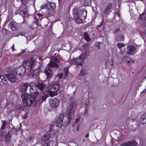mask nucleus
<instances>
[{"mask_svg":"<svg viewBox=\"0 0 146 146\" xmlns=\"http://www.w3.org/2000/svg\"><path fill=\"white\" fill-rule=\"evenodd\" d=\"M36 57L34 56L31 57V62L28 60H25L23 61V67L28 72H29L30 71L33 70V66L36 62Z\"/></svg>","mask_w":146,"mask_h":146,"instance_id":"4","label":"nucleus"},{"mask_svg":"<svg viewBox=\"0 0 146 146\" xmlns=\"http://www.w3.org/2000/svg\"><path fill=\"white\" fill-rule=\"evenodd\" d=\"M85 71L84 70H81L80 71V76H82L85 75Z\"/></svg>","mask_w":146,"mask_h":146,"instance_id":"37","label":"nucleus"},{"mask_svg":"<svg viewBox=\"0 0 146 146\" xmlns=\"http://www.w3.org/2000/svg\"><path fill=\"white\" fill-rule=\"evenodd\" d=\"M49 88L52 90L53 89L55 92L57 91L59 88V86L58 84H52V85H50L49 86Z\"/></svg>","mask_w":146,"mask_h":146,"instance_id":"22","label":"nucleus"},{"mask_svg":"<svg viewBox=\"0 0 146 146\" xmlns=\"http://www.w3.org/2000/svg\"><path fill=\"white\" fill-rule=\"evenodd\" d=\"M83 62V58L82 55H80L79 57L75 60V62L78 64L82 65Z\"/></svg>","mask_w":146,"mask_h":146,"instance_id":"19","label":"nucleus"},{"mask_svg":"<svg viewBox=\"0 0 146 146\" xmlns=\"http://www.w3.org/2000/svg\"><path fill=\"white\" fill-rule=\"evenodd\" d=\"M40 7L41 9H45L46 8L47 9V3L43 5H42Z\"/></svg>","mask_w":146,"mask_h":146,"instance_id":"39","label":"nucleus"},{"mask_svg":"<svg viewBox=\"0 0 146 146\" xmlns=\"http://www.w3.org/2000/svg\"><path fill=\"white\" fill-rule=\"evenodd\" d=\"M3 122V124L1 127V129H3L5 128V127L6 125V122L4 121H2Z\"/></svg>","mask_w":146,"mask_h":146,"instance_id":"41","label":"nucleus"},{"mask_svg":"<svg viewBox=\"0 0 146 146\" xmlns=\"http://www.w3.org/2000/svg\"><path fill=\"white\" fill-rule=\"evenodd\" d=\"M140 121L142 124L146 123V113L141 115L140 118Z\"/></svg>","mask_w":146,"mask_h":146,"instance_id":"18","label":"nucleus"},{"mask_svg":"<svg viewBox=\"0 0 146 146\" xmlns=\"http://www.w3.org/2000/svg\"><path fill=\"white\" fill-rule=\"evenodd\" d=\"M125 46V44L122 43H118L117 44V46L118 48L121 49L122 47H124Z\"/></svg>","mask_w":146,"mask_h":146,"instance_id":"32","label":"nucleus"},{"mask_svg":"<svg viewBox=\"0 0 146 146\" xmlns=\"http://www.w3.org/2000/svg\"><path fill=\"white\" fill-rule=\"evenodd\" d=\"M50 106L53 108H56L58 106L59 104L58 100L56 98L50 100L49 102Z\"/></svg>","mask_w":146,"mask_h":146,"instance_id":"11","label":"nucleus"},{"mask_svg":"<svg viewBox=\"0 0 146 146\" xmlns=\"http://www.w3.org/2000/svg\"><path fill=\"white\" fill-rule=\"evenodd\" d=\"M90 5V0H85L84 3V5L85 6H89Z\"/></svg>","mask_w":146,"mask_h":146,"instance_id":"31","label":"nucleus"},{"mask_svg":"<svg viewBox=\"0 0 146 146\" xmlns=\"http://www.w3.org/2000/svg\"><path fill=\"white\" fill-rule=\"evenodd\" d=\"M7 79L3 76H2V78L0 82V85L3 86L5 84H7Z\"/></svg>","mask_w":146,"mask_h":146,"instance_id":"24","label":"nucleus"},{"mask_svg":"<svg viewBox=\"0 0 146 146\" xmlns=\"http://www.w3.org/2000/svg\"><path fill=\"white\" fill-rule=\"evenodd\" d=\"M2 55L1 52L0 51V58L1 57Z\"/></svg>","mask_w":146,"mask_h":146,"instance_id":"56","label":"nucleus"},{"mask_svg":"<svg viewBox=\"0 0 146 146\" xmlns=\"http://www.w3.org/2000/svg\"><path fill=\"white\" fill-rule=\"evenodd\" d=\"M27 116L26 113H25L23 116H22L23 118L25 119H27Z\"/></svg>","mask_w":146,"mask_h":146,"instance_id":"47","label":"nucleus"},{"mask_svg":"<svg viewBox=\"0 0 146 146\" xmlns=\"http://www.w3.org/2000/svg\"><path fill=\"white\" fill-rule=\"evenodd\" d=\"M127 54L129 55H133L135 53L136 49L133 45H128L127 46Z\"/></svg>","mask_w":146,"mask_h":146,"instance_id":"9","label":"nucleus"},{"mask_svg":"<svg viewBox=\"0 0 146 146\" xmlns=\"http://www.w3.org/2000/svg\"><path fill=\"white\" fill-rule=\"evenodd\" d=\"M65 75L64 77H66L68 76V68H65L64 70Z\"/></svg>","mask_w":146,"mask_h":146,"instance_id":"36","label":"nucleus"},{"mask_svg":"<svg viewBox=\"0 0 146 146\" xmlns=\"http://www.w3.org/2000/svg\"><path fill=\"white\" fill-rule=\"evenodd\" d=\"M141 35L143 36H146V31L145 32L143 31L141 32L140 33Z\"/></svg>","mask_w":146,"mask_h":146,"instance_id":"43","label":"nucleus"},{"mask_svg":"<svg viewBox=\"0 0 146 146\" xmlns=\"http://www.w3.org/2000/svg\"><path fill=\"white\" fill-rule=\"evenodd\" d=\"M14 47V44H13L11 47V48H12V50L13 51H14L15 50Z\"/></svg>","mask_w":146,"mask_h":146,"instance_id":"50","label":"nucleus"},{"mask_svg":"<svg viewBox=\"0 0 146 146\" xmlns=\"http://www.w3.org/2000/svg\"><path fill=\"white\" fill-rule=\"evenodd\" d=\"M21 10H17L16 12V14H19L21 15L23 18L25 17L27 15V13L25 11L26 9H22L20 7Z\"/></svg>","mask_w":146,"mask_h":146,"instance_id":"13","label":"nucleus"},{"mask_svg":"<svg viewBox=\"0 0 146 146\" xmlns=\"http://www.w3.org/2000/svg\"><path fill=\"white\" fill-rule=\"evenodd\" d=\"M120 31V29L118 28H116L113 31V33H116L118 32H119Z\"/></svg>","mask_w":146,"mask_h":146,"instance_id":"42","label":"nucleus"},{"mask_svg":"<svg viewBox=\"0 0 146 146\" xmlns=\"http://www.w3.org/2000/svg\"><path fill=\"white\" fill-rule=\"evenodd\" d=\"M63 76V74H60L58 75L59 78L60 79H61Z\"/></svg>","mask_w":146,"mask_h":146,"instance_id":"48","label":"nucleus"},{"mask_svg":"<svg viewBox=\"0 0 146 146\" xmlns=\"http://www.w3.org/2000/svg\"><path fill=\"white\" fill-rule=\"evenodd\" d=\"M121 146H129L127 142L126 143H124L122 144Z\"/></svg>","mask_w":146,"mask_h":146,"instance_id":"49","label":"nucleus"},{"mask_svg":"<svg viewBox=\"0 0 146 146\" xmlns=\"http://www.w3.org/2000/svg\"><path fill=\"white\" fill-rule=\"evenodd\" d=\"M122 60V61L127 62L128 64L130 63H134V61L130 57L126 56L123 57Z\"/></svg>","mask_w":146,"mask_h":146,"instance_id":"14","label":"nucleus"},{"mask_svg":"<svg viewBox=\"0 0 146 146\" xmlns=\"http://www.w3.org/2000/svg\"><path fill=\"white\" fill-rule=\"evenodd\" d=\"M112 5L111 4L109 5L106 7V9L105 10V12L106 13H107L108 11L111 8Z\"/></svg>","mask_w":146,"mask_h":146,"instance_id":"33","label":"nucleus"},{"mask_svg":"<svg viewBox=\"0 0 146 146\" xmlns=\"http://www.w3.org/2000/svg\"><path fill=\"white\" fill-rule=\"evenodd\" d=\"M46 84L44 83L38 82L37 84V87L41 91H43L45 88Z\"/></svg>","mask_w":146,"mask_h":146,"instance_id":"16","label":"nucleus"},{"mask_svg":"<svg viewBox=\"0 0 146 146\" xmlns=\"http://www.w3.org/2000/svg\"><path fill=\"white\" fill-rule=\"evenodd\" d=\"M2 76H1V75H0V82L1 81V80Z\"/></svg>","mask_w":146,"mask_h":146,"instance_id":"55","label":"nucleus"},{"mask_svg":"<svg viewBox=\"0 0 146 146\" xmlns=\"http://www.w3.org/2000/svg\"><path fill=\"white\" fill-rule=\"evenodd\" d=\"M118 41H121L124 40V36L121 34L119 35L116 38Z\"/></svg>","mask_w":146,"mask_h":146,"instance_id":"26","label":"nucleus"},{"mask_svg":"<svg viewBox=\"0 0 146 146\" xmlns=\"http://www.w3.org/2000/svg\"><path fill=\"white\" fill-rule=\"evenodd\" d=\"M21 1L22 5L20 6L21 8L22 9H27L28 7L27 4L30 0H21Z\"/></svg>","mask_w":146,"mask_h":146,"instance_id":"17","label":"nucleus"},{"mask_svg":"<svg viewBox=\"0 0 146 146\" xmlns=\"http://www.w3.org/2000/svg\"><path fill=\"white\" fill-rule=\"evenodd\" d=\"M48 97V94H44L42 96L41 100H38L37 101H35L36 104H40L42 102L46 101L47 98Z\"/></svg>","mask_w":146,"mask_h":146,"instance_id":"15","label":"nucleus"},{"mask_svg":"<svg viewBox=\"0 0 146 146\" xmlns=\"http://www.w3.org/2000/svg\"><path fill=\"white\" fill-rule=\"evenodd\" d=\"M110 64V65H112L113 64V62H111Z\"/></svg>","mask_w":146,"mask_h":146,"instance_id":"59","label":"nucleus"},{"mask_svg":"<svg viewBox=\"0 0 146 146\" xmlns=\"http://www.w3.org/2000/svg\"><path fill=\"white\" fill-rule=\"evenodd\" d=\"M74 19H75L76 21L78 23H81L82 22L83 20L85 19H83V18L80 16L78 15L77 14H76L75 13L74 15Z\"/></svg>","mask_w":146,"mask_h":146,"instance_id":"21","label":"nucleus"},{"mask_svg":"<svg viewBox=\"0 0 146 146\" xmlns=\"http://www.w3.org/2000/svg\"><path fill=\"white\" fill-rule=\"evenodd\" d=\"M26 70L24 67L21 66L17 68L15 73L20 77L23 76L26 72Z\"/></svg>","mask_w":146,"mask_h":146,"instance_id":"7","label":"nucleus"},{"mask_svg":"<svg viewBox=\"0 0 146 146\" xmlns=\"http://www.w3.org/2000/svg\"><path fill=\"white\" fill-rule=\"evenodd\" d=\"M80 119L79 118L76 119L75 121V123H77L80 120Z\"/></svg>","mask_w":146,"mask_h":146,"instance_id":"51","label":"nucleus"},{"mask_svg":"<svg viewBox=\"0 0 146 146\" xmlns=\"http://www.w3.org/2000/svg\"><path fill=\"white\" fill-rule=\"evenodd\" d=\"M73 126H74V124H73Z\"/></svg>","mask_w":146,"mask_h":146,"instance_id":"62","label":"nucleus"},{"mask_svg":"<svg viewBox=\"0 0 146 146\" xmlns=\"http://www.w3.org/2000/svg\"><path fill=\"white\" fill-rule=\"evenodd\" d=\"M25 50H24L23 52H22V53L21 54H19V55H20L21 54H22L23 53H24L25 52Z\"/></svg>","mask_w":146,"mask_h":146,"instance_id":"57","label":"nucleus"},{"mask_svg":"<svg viewBox=\"0 0 146 146\" xmlns=\"http://www.w3.org/2000/svg\"><path fill=\"white\" fill-rule=\"evenodd\" d=\"M82 18L83 19H85L86 17L87 12L85 11H83L81 10H78L77 12L75 13Z\"/></svg>","mask_w":146,"mask_h":146,"instance_id":"12","label":"nucleus"},{"mask_svg":"<svg viewBox=\"0 0 146 146\" xmlns=\"http://www.w3.org/2000/svg\"><path fill=\"white\" fill-rule=\"evenodd\" d=\"M120 9V7L119 6H118L117 8H116L115 9V11L116 12L115 13V16H117L119 17L120 16L119 13V11Z\"/></svg>","mask_w":146,"mask_h":146,"instance_id":"29","label":"nucleus"},{"mask_svg":"<svg viewBox=\"0 0 146 146\" xmlns=\"http://www.w3.org/2000/svg\"><path fill=\"white\" fill-rule=\"evenodd\" d=\"M98 48L99 49V48H100L99 47H98Z\"/></svg>","mask_w":146,"mask_h":146,"instance_id":"61","label":"nucleus"},{"mask_svg":"<svg viewBox=\"0 0 146 146\" xmlns=\"http://www.w3.org/2000/svg\"><path fill=\"white\" fill-rule=\"evenodd\" d=\"M68 146H78V145L76 143L71 142H69Z\"/></svg>","mask_w":146,"mask_h":146,"instance_id":"35","label":"nucleus"},{"mask_svg":"<svg viewBox=\"0 0 146 146\" xmlns=\"http://www.w3.org/2000/svg\"><path fill=\"white\" fill-rule=\"evenodd\" d=\"M53 127V126L52 125H50L49 128L50 131H52Z\"/></svg>","mask_w":146,"mask_h":146,"instance_id":"44","label":"nucleus"},{"mask_svg":"<svg viewBox=\"0 0 146 146\" xmlns=\"http://www.w3.org/2000/svg\"><path fill=\"white\" fill-rule=\"evenodd\" d=\"M142 27L143 29H146V21L143 22L142 24Z\"/></svg>","mask_w":146,"mask_h":146,"instance_id":"38","label":"nucleus"},{"mask_svg":"<svg viewBox=\"0 0 146 146\" xmlns=\"http://www.w3.org/2000/svg\"><path fill=\"white\" fill-rule=\"evenodd\" d=\"M127 143L129 146H137L138 145V144L134 140L128 141Z\"/></svg>","mask_w":146,"mask_h":146,"instance_id":"25","label":"nucleus"},{"mask_svg":"<svg viewBox=\"0 0 146 146\" xmlns=\"http://www.w3.org/2000/svg\"><path fill=\"white\" fill-rule=\"evenodd\" d=\"M5 30H3V31H5Z\"/></svg>","mask_w":146,"mask_h":146,"instance_id":"60","label":"nucleus"},{"mask_svg":"<svg viewBox=\"0 0 146 146\" xmlns=\"http://www.w3.org/2000/svg\"><path fill=\"white\" fill-rule=\"evenodd\" d=\"M64 118V116L62 114L60 115L56 121V125L58 127H60L62 125L63 119Z\"/></svg>","mask_w":146,"mask_h":146,"instance_id":"10","label":"nucleus"},{"mask_svg":"<svg viewBox=\"0 0 146 146\" xmlns=\"http://www.w3.org/2000/svg\"><path fill=\"white\" fill-rule=\"evenodd\" d=\"M15 71H13L11 73L6 75V77L9 80L13 83L17 80V76Z\"/></svg>","mask_w":146,"mask_h":146,"instance_id":"5","label":"nucleus"},{"mask_svg":"<svg viewBox=\"0 0 146 146\" xmlns=\"http://www.w3.org/2000/svg\"><path fill=\"white\" fill-rule=\"evenodd\" d=\"M103 20H102V21H101L100 22V24L98 25H97V26L98 27H101L102 25L103 24Z\"/></svg>","mask_w":146,"mask_h":146,"instance_id":"46","label":"nucleus"},{"mask_svg":"<svg viewBox=\"0 0 146 146\" xmlns=\"http://www.w3.org/2000/svg\"><path fill=\"white\" fill-rule=\"evenodd\" d=\"M9 26L13 31H15L17 30V27L15 24L13 22H11L9 23Z\"/></svg>","mask_w":146,"mask_h":146,"instance_id":"23","label":"nucleus"},{"mask_svg":"<svg viewBox=\"0 0 146 146\" xmlns=\"http://www.w3.org/2000/svg\"><path fill=\"white\" fill-rule=\"evenodd\" d=\"M50 136L49 135H44V137L43 139L45 141L46 140L48 139L49 138Z\"/></svg>","mask_w":146,"mask_h":146,"instance_id":"40","label":"nucleus"},{"mask_svg":"<svg viewBox=\"0 0 146 146\" xmlns=\"http://www.w3.org/2000/svg\"><path fill=\"white\" fill-rule=\"evenodd\" d=\"M84 38L88 41H89L90 40L89 36L87 33H84Z\"/></svg>","mask_w":146,"mask_h":146,"instance_id":"34","label":"nucleus"},{"mask_svg":"<svg viewBox=\"0 0 146 146\" xmlns=\"http://www.w3.org/2000/svg\"><path fill=\"white\" fill-rule=\"evenodd\" d=\"M20 35H24L25 34V33H23L22 32H21L20 33H19Z\"/></svg>","mask_w":146,"mask_h":146,"instance_id":"53","label":"nucleus"},{"mask_svg":"<svg viewBox=\"0 0 146 146\" xmlns=\"http://www.w3.org/2000/svg\"><path fill=\"white\" fill-rule=\"evenodd\" d=\"M140 17L142 20L146 21V13L144 11L140 15Z\"/></svg>","mask_w":146,"mask_h":146,"instance_id":"28","label":"nucleus"},{"mask_svg":"<svg viewBox=\"0 0 146 146\" xmlns=\"http://www.w3.org/2000/svg\"><path fill=\"white\" fill-rule=\"evenodd\" d=\"M11 138V135L9 133H8L7 135L6 138L5 139V143L8 144L9 143V141Z\"/></svg>","mask_w":146,"mask_h":146,"instance_id":"30","label":"nucleus"},{"mask_svg":"<svg viewBox=\"0 0 146 146\" xmlns=\"http://www.w3.org/2000/svg\"><path fill=\"white\" fill-rule=\"evenodd\" d=\"M39 93L38 92H33L30 94H21V97L24 103L28 106H30L37 98Z\"/></svg>","mask_w":146,"mask_h":146,"instance_id":"2","label":"nucleus"},{"mask_svg":"<svg viewBox=\"0 0 146 146\" xmlns=\"http://www.w3.org/2000/svg\"><path fill=\"white\" fill-rule=\"evenodd\" d=\"M43 146H50L49 143L48 142H46L44 144Z\"/></svg>","mask_w":146,"mask_h":146,"instance_id":"45","label":"nucleus"},{"mask_svg":"<svg viewBox=\"0 0 146 146\" xmlns=\"http://www.w3.org/2000/svg\"><path fill=\"white\" fill-rule=\"evenodd\" d=\"M77 105V102L76 101L73 100L68 107L67 111V117L68 120L64 124V125L66 126L70 123V121L72 119L74 115V111L75 110Z\"/></svg>","mask_w":146,"mask_h":146,"instance_id":"3","label":"nucleus"},{"mask_svg":"<svg viewBox=\"0 0 146 146\" xmlns=\"http://www.w3.org/2000/svg\"><path fill=\"white\" fill-rule=\"evenodd\" d=\"M1 18H0V24H1Z\"/></svg>","mask_w":146,"mask_h":146,"instance_id":"58","label":"nucleus"},{"mask_svg":"<svg viewBox=\"0 0 146 146\" xmlns=\"http://www.w3.org/2000/svg\"><path fill=\"white\" fill-rule=\"evenodd\" d=\"M132 121H136V119H132Z\"/></svg>","mask_w":146,"mask_h":146,"instance_id":"54","label":"nucleus"},{"mask_svg":"<svg viewBox=\"0 0 146 146\" xmlns=\"http://www.w3.org/2000/svg\"><path fill=\"white\" fill-rule=\"evenodd\" d=\"M29 86V89L31 90V91L33 90H36V88L37 87V84H36L33 82H31L28 84Z\"/></svg>","mask_w":146,"mask_h":146,"instance_id":"20","label":"nucleus"},{"mask_svg":"<svg viewBox=\"0 0 146 146\" xmlns=\"http://www.w3.org/2000/svg\"><path fill=\"white\" fill-rule=\"evenodd\" d=\"M60 62L59 60L56 57L53 56L51 58L50 62L48 64V68L46 69L44 71L48 78H50L52 75V70L50 68L56 67L58 68L59 66L57 63Z\"/></svg>","mask_w":146,"mask_h":146,"instance_id":"1","label":"nucleus"},{"mask_svg":"<svg viewBox=\"0 0 146 146\" xmlns=\"http://www.w3.org/2000/svg\"><path fill=\"white\" fill-rule=\"evenodd\" d=\"M55 8V5L53 3H47L48 13L51 15L54 12V10Z\"/></svg>","mask_w":146,"mask_h":146,"instance_id":"8","label":"nucleus"},{"mask_svg":"<svg viewBox=\"0 0 146 146\" xmlns=\"http://www.w3.org/2000/svg\"><path fill=\"white\" fill-rule=\"evenodd\" d=\"M21 91L22 94H30L32 92L31 90L29 89V86L28 84L25 83L23 84L22 86Z\"/></svg>","mask_w":146,"mask_h":146,"instance_id":"6","label":"nucleus"},{"mask_svg":"<svg viewBox=\"0 0 146 146\" xmlns=\"http://www.w3.org/2000/svg\"><path fill=\"white\" fill-rule=\"evenodd\" d=\"M89 136V134L88 133L85 136V137L86 138H87Z\"/></svg>","mask_w":146,"mask_h":146,"instance_id":"52","label":"nucleus"},{"mask_svg":"<svg viewBox=\"0 0 146 146\" xmlns=\"http://www.w3.org/2000/svg\"><path fill=\"white\" fill-rule=\"evenodd\" d=\"M48 93L49 94L50 96L52 97H53L57 94L56 92H55V91H53L52 90L48 91Z\"/></svg>","mask_w":146,"mask_h":146,"instance_id":"27","label":"nucleus"}]
</instances>
